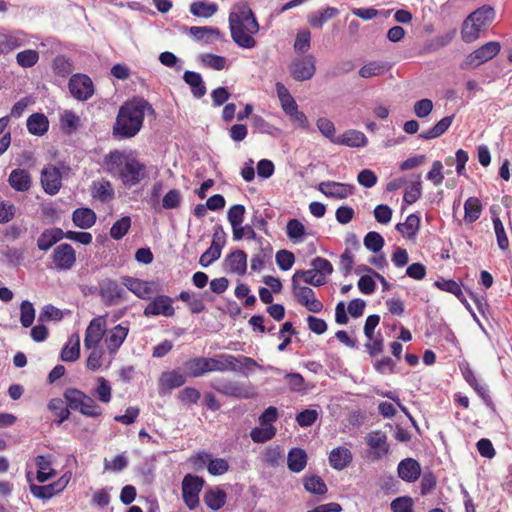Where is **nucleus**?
I'll return each instance as SVG.
<instances>
[{
    "label": "nucleus",
    "mask_w": 512,
    "mask_h": 512,
    "mask_svg": "<svg viewBox=\"0 0 512 512\" xmlns=\"http://www.w3.org/2000/svg\"><path fill=\"white\" fill-rule=\"evenodd\" d=\"M145 113L155 115L152 105L144 98L136 97L125 102L118 111L113 135L122 140L134 137L142 128Z\"/></svg>",
    "instance_id": "nucleus-1"
},
{
    "label": "nucleus",
    "mask_w": 512,
    "mask_h": 512,
    "mask_svg": "<svg viewBox=\"0 0 512 512\" xmlns=\"http://www.w3.org/2000/svg\"><path fill=\"white\" fill-rule=\"evenodd\" d=\"M105 170L113 177L118 178L126 187L138 185L146 176L144 163L140 162L132 153L114 150L105 155Z\"/></svg>",
    "instance_id": "nucleus-2"
},
{
    "label": "nucleus",
    "mask_w": 512,
    "mask_h": 512,
    "mask_svg": "<svg viewBox=\"0 0 512 512\" xmlns=\"http://www.w3.org/2000/svg\"><path fill=\"white\" fill-rule=\"evenodd\" d=\"M229 28L233 41L245 49L254 48L253 35L259 31V24L249 5L245 2L233 6L229 14Z\"/></svg>",
    "instance_id": "nucleus-3"
},
{
    "label": "nucleus",
    "mask_w": 512,
    "mask_h": 512,
    "mask_svg": "<svg viewBox=\"0 0 512 512\" xmlns=\"http://www.w3.org/2000/svg\"><path fill=\"white\" fill-rule=\"evenodd\" d=\"M211 387L222 395L236 399H250L255 396L250 385L235 380L217 378L211 382Z\"/></svg>",
    "instance_id": "nucleus-4"
},
{
    "label": "nucleus",
    "mask_w": 512,
    "mask_h": 512,
    "mask_svg": "<svg viewBox=\"0 0 512 512\" xmlns=\"http://www.w3.org/2000/svg\"><path fill=\"white\" fill-rule=\"evenodd\" d=\"M501 46L497 41H490L466 56L460 67L469 70L491 60L500 52Z\"/></svg>",
    "instance_id": "nucleus-5"
},
{
    "label": "nucleus",
    "mask_w": 512,
    "mask_h": 512,
    "mask_svg": "<svg viewBox=\"0 0 512 512\" xmlns=\"http://www.w3.org/2000/svg\"><path fill=\"white\" fill-rule=\"evenodd\" d=\"M98 295L105 306H115L127 300V292L116 280L105 278L98 283Z\"/></svg>",
    "instance_id": "nucleus-6"
},
{
    "label": "nucleus",
    "mask_w": 512,
    "mask_h": 512,
    "mask_svg": "<svg viewBox=\"0 0 512 512\" xmlns=\"http://www.w3.org/2000/svg\"><path fill=\"white\" fill-rule=\"evenodd\" d=\"M202 477L186 474L182 480V499L190 510L196 509L200 504L199 494L204 487Z\"/></svg>",
    "instance_id": "nucleus-7"
},
{
    "label": "nucleus",
    "mask_w": 512,
    "mask_h": 512,
    "mask_svg": "<svg viewBox=\"0 0 512 512\" xmlns=\"http://www.w3.org/2000/svg\"><path fill=\"white\" fill-rule=\"evenodd\" d=\"M293 294L298 303L305 306L307 310L313 313H319L323 309V304L316 298L315 292L307 287L300 286L298 281V274L292 277Z\"/></svg>",
    "instance_id": "nucleus-8"
},
{
    "label": "nucleus",
    "mask_w": 512,
    "mask_h": 512,
    "mask_svg": "<svg viewBox=\"0 0 512 512\" xmlns=\"http://www.w3.org/2000/svg\"><path fill=\"white\" fill-rule=\"evenodd\" d=\"M51 259L56 271H68L76 263V251L70 244L62 243L54 248Z\"/></svg>",
    "instance_id": "nucleus-9"
},
{
    "label": "nucleus",
    "mask_w": 512,
    "mask_h": 512,
    "mask_svg": "<svg viewBox=\"0 0 512 512\" xmlns=\"http://www.w3.org/2000/svg\"><path fill=\"white\" fill-rule=\"evenodd\" d=\"M365 443L369 448L372 460H381L390 453V445L386 433L380 430H373L365 436Z\"/></svg>",
    "instance_id": "nucleus-10"
},
{
    "label": "nucleus",
    "mask_w": 512,
    "mask_h": 512,
    "mask_svg": "<svg viewBox=\"0 0 512 512\" xmlns=\"http://www.w3.org/2000/svg\"><path fill=\"white\" fill-rule=\"evenodd\" d=\"M68 88L71 95L79 101H86L94 94V84L86 74L72 75L68 82Z\"/></svg>",
    "instance_id": "nucleus-11"
},
{
    "label": "nucleus",
    "mask_w": 512,
    "mask_h": 512,
    "mask_svg": "<svg viewBox=\"0 0 512 512\" xmlns=\"http://www.w3.org/2000/svg\"><path fill=\"white\" fill-rule=\"evenodd\" d=\"M289 71L293 79L296 81L309 80L316 72L315 58L312 55L297 58L291 62Z\"/></svg>",
    "instance_id": "nucleus-12"
},
{
    "label": "nucleus",
    "mask_w": 512,
    "mask_h": 512,
    "mask_svg": "<svg viewBox=\"0 0 512 512\" xmlns=\"http://www.w3.org/2000/svg\"><path fill=\"white\" fill-rule=\"evenodd\" d=\"M173 301L174 300L167 295H158L147 304L143 313L146 317L159 315L172 317L175 314Z\"/></svg>",
    "instance_id": "nucleus-13"
},
{
    "label": "nucleus",
    "mask_w": 512,
    "mask_h": 512,
    "mask_svg": "<svg viewBox=\"0 0 512 512\" xmlns=\"http://www.w3.org/2000/svg\"><path fill=\"white\" fill-rule=\"evenodd\" d=\"M106 331V320L103 316L93 318L85 331L84 347L86 349L96 348L101 342Z\"/></svg>",
    "instance_id": "nucleus-14"
},
{
    "label": "nucleus",
    "mask_w": 512,
    "mask_h": 512,
    "mask_svg": "<svg viewBox=\"0 0 512 512\" xmlns=\"http://www.w3.org/2000/svg\"><path fill=\"white\" fill-rule=\"evenodd\" d=\"M317 189L326 197L336 199H345L354 193L353 185L335 181H323Z\"/></svg>",
    "instance_id": "nucleus-15"
},
{
    "label": "nucleus",
    "mask_w": 512,
    "mask_h": 512,
    "mask_svg": "<svg viewBox=\"0 0 512 512\" xmlns=\"http://www.w3.org/2000/svg\"><path fill=\"white\" fill-rule=\"evenodd\" d=\"M41 184L47 194H57L62 185L60 170L53 165L45 167L41 173Z\"/></svg>",
    "instance_id": "nucleus-16"
},
{
    "label": "nucleus",
    "mask_w": 512,
    "mask_h": 512,
    "mask_svg": "<svg viewBox=\"0 0 512 512\" xmlns=\"http://www.w3.org/2000/svg\"><path fill=\"white\" fill-rule=\"evenodd\" d=\"M121 280L122 284L136 297L143 300L150 299L151 294L153 293V282L141 280L131 276H123L121 277Z\"/></svg>",
    "instance_id": "nucleus-17"
},
{
    "label": "nucleus",
    "mask_w": 512,
    "mask_h": 512,
    "mask_svg": "<svg viewBox=\"0 0 512 512\" xmlns=\"http://www.w3.org/2000/svg\"><path fill=\"white\" fill-rule=\"evenodd\" d=\"M399 478L408 483H413L421 475V466L418 461L413 458H406L399 462L397 467Z\"/></svg>",
    "instance_id": "nucleus-18"
},
{
    "label": "nucleus",
    "mask_w": 512,
    "mask_h": 512,
    "mask_svg": "<svg viewBox=\"0 0 512 512\" xmlns=\"http://www.w3.org/2000/svg\"><path fill=\"white\" fill-rule=\"evenodd\" d=\"M224 265L226 271L242 276L247 270V254L243 250H235L226 256Z\"/></svg>",
    "instance_id": "nucleus-19"
},
{
    "label": "nucleus",
    "mask_w": 512,
    "mask_h": 512,
    "mask_svg": "<svg viewBox=\"0 0 512 512\" xmlns=\"http://www.w3.org/2000/svg\"><path fill=\"white\" fill-rule=\"evenodd\" d=\"M129 333V327L118 324L113 327L105 338V344L110 354H115Z\"/></svg>",
    "instance_id": "nucleus-20"
},
{
    "label": "nucleus",
    "mask_w": 512,
    "mask_h": 512,
    "mask_svg": "<svg viewBox=\"0 0 512 512\" xmlns=\"http://www.w3.org/2000/svg\"><path fill=\"white\" fill-rule=\"evenodd\" d=\"M367 137L361 131L350 129L333 139V143L352 148H361L367 145Z\"/></svg>",
    "instance_id": "nucleus-21"
},
{
    "label": "nucleus",
    "mask_w": 512,
    "mask_h": 512,
    "mask_svg": "<svg viewBox=\"0 0 512 512\" xmlns=\"http://www.w3.org/2000/svg\"><path fill=\"white\" fill-rule=\"evenodd\" d=\"M189 34L199 42L210 44L222 39L220 30L211 26H192L189 28Z\"/></svg>",
    "instance_id": "nucleus-22"
},
{
    "label": "nucleus",
    "mask_w": 512,
    "mask_h": 512,
    "mask_svg": "<svg viewBox=\"0 0 512 512\" xmlns=\"http://www.w3.org/2000/svg\"><path fill=\"white\" fill-rule=\"evenodd\" d=\"M62 239H64V231L61 228L45 229L37 239V247L41 251H48Z\"/></svg>",
    "instance_id": "nucleus-23"
},
{
    "label": "nucleus",
    "mask_w": 512,
    "mask_h": 512,
    "mask_svg": "<svg viewBox=\"0 0 512 512\" xmlns=\"http://www.w3.org/2000/svg\"><path fill=\"white\" fill-rule=\"evenodd\" d=\"M183 80L190 87L191 93L196 99H200L206 94L207 88L200 73L187 70L183 74Z\"/></svg>",
    "instance_id": "nucleus-24"
},
{
    "label": "nucleus",
    "mask_w": 512,
    "mask_h": 512,
    "mask_svg": "<svg viewBox=\"0 0 512 512\" xmlns=\"http://www.w3.org/2000/svg\"><path fill=\"white\" fill-rule=\"evenodd\" d=\"M352 462L351 451L343 446L336 447L329 454L330 465L340 471L346 468Z\"/></svg>",
    "instance_id": "nucleus-25"
},
{
    "label": "nucleus",
    "mask_w": 512,
    "mask_h": 512,
    "mask_svg": "<svg viewBox=\"0 0 512 512\" xmlns=\"http://www.w3.org/2000/svg\"><path fill=\"white\" fill-rule=\"evenodd\" d=\"M226 499V492L219 486L207 489L203 497L204 503L213 511L221 509L225 505Z\"/></svg>",
    "instance_id": "nucleus-26"
},
{
    "label": "nucleus",
    "mask_w": 512,
    "mask_h": 512,
    "mask_svg": "<svg viewBox=\"0 0 512 512\" xmlns=\"http://www.w3.org/2000/svg\"><path fill=\"white\" fill-rule=\"evenodd\" d=\"M8 183L14 190L25 192L30 189L32 181L28 171L17 168L10 173Z\"/></svg>",
    "instance_id": "nucleus-27"
},
{
    "label": "nucleus",
    "mask_w": 512,
    "mask_h": 512,
    "mask_svg": "<svg viewBox=\"0 0 512 512\" xmlns=\"http://www.w3.org/2000/svg\"><path fill=\"white\" fill-rule=\"evenodd\" d=\"M307 460L308 456L304 449L293 447L287 455V466L290 471L299 473L305 469Z\"/></svg>",
    "instance_id": "nucleus-28"
},
{
    "label": "nucleus",
    "mask_w": 512,
    "mask_h": 512,
    "mask_svg": "<svg viewBox=\"0 0 512 512\" xmlns=\"http://www.w3.org/2000/svg\"><path fill=\"white\" fill-rule=\"evenodd\" d=\"M96 220V214L90 208H77L72 213L73 224L81 229L91 228L96 223Z\"/></svg>",
    "instance_id": "nucleus-29"
},
{
    "label": "nucleus",
    "mask_w": 512,
    "mask_h": 512,
    "mask_svg": "<svg viewBox=\"0 0 512 512\" xmlns=\"http://www.w3.org/2000/svg\"><path fill=\"white\" fill-rule=\"evenodd\" d=\"M339 13L340 11L336 7L328 6L308 15L307 21L312 28L321 29L328 20L338 16Z\"/></svg>",
    "instance_id": "nucleus-30"
},
{
    "label": "nucleus",
    "mask_w": 512,
    "mask_h": 512,
    "mask_svg": "<svg viewBox=\"0 0 512 512\" xmlns=\"http://www.w3.org/2000/svg\"><path fill=\"white\" fill-rule=\"evenodd\" d=\"M30 134L43 136L49 129V120L43 113H33L26 121Z\"/></svg>",
    "instance_id": "nucleus-31"
},
{
    "label": "nucleus",
    "mask_w": 512,
    "mask_h": 512,
    "mask_svg": "<svg viewBox=\"0 0 512 512\" xmlns=\"http://www.w3.org/2000/svg\"><path fill=\"white\" fill-rule=\"evenodd\" d=\"M35 465L37 466L36 478L38 482L44 483L55 475L50 455H38L35 458Z\"/></svg>",
    "instance_id": "nucleus-32"
},
{
    "label": "nucleus",
    "mask_w": 512,
    "mask_h": 512,
    "mask_svg": "<svg viewBox=\"0 0 512 512\" xmlns=\"http://www.w3.org/2000/svg\"><path fill=\"white\" fill-rule=\"evenodd\" d=\"M494 17L495 11L490 6H482L468 16L469 21L476 23V26L481 29L489 25L494 20Z\"/></svg>",
    "instance_id": "nucleus-33"
},
{
    "label": "nucleus",
    "mask_w": 512,
    "mask_h": 512,
    "mask_svg": "<svg viewBox=\"0 0 512 512\" xmlns=\"http://www.w3.org/2000/svg\"><path fill=\"white\" fill-rule=\"evenodd\" d=\"M454 115L446 116L438 121L431 129L422 131L419 137L425 140L434 139L443 135L451 126Z\"/></svg>",
    "instance_id": "nucleus-34"
},
{
    "label": "nucleus",
    "mask_w": 512,
    "mask_h": 512,
    "mask_svg": "<svg viewBox=\"0 0 512 512\" xmlns=\"http://www.w3.org/2000/svg\"><path fill=\"white\" fill-rule=\"evenodd\" d=\"M234 362V355L219 354L215 357L208 358L209 372H226L231 371Z\"/></svg>",
    "instance_id": "nucleus-35"
},
{
    "label": "nucleus",
    "mask_w": 512,
    "mask_h": 512,
    "mask_svg": "<svg viewBox=\"0 0 512 512\" xmlns=\"http://www.w3.org/2000/svg\"><path fill=\"white\" fill-rule=\"evenodd\" d=\"M188 375L193 378L201 377L209 373V364L207 357H195L185 363Z\"/></svg>",
    "instance_id": "nucleus-36"
},
{
    "label": "nucleus",
    "mask_w": 512,
    "mask_h": 512,
    "mask_svg": "<svg viewBox=\"0 0 512 512\" xmlns=\"http://www.w3.org/2000/svg\"><path fill=\"white\" fill-rule=\"evenodd\" d=\"M482 212V205L478 198L469 197L464 203V221L468 224L477 221Z\"/></svg>",
    "instance_id": "nucleus-37"
},
{
    "label": "nucleus",
    "mask_w": 512,
    "mask_h": 512,
    "mask_svg": "<svg viewBox=\"0 0 512 512\" xmlns=\"http://www.w3.org/2000/svg\"><path fill=\"white\" fill-rule=\"evenodd\" d=\"M419 227L420 217L417 214L412 213L406 218L404 223H398L396 225V230L411 239L417 235Z\"/></svg>",
    "instance_id": "nucleus-38"
},
{
    "label": "nucleus",
    "mask_w": 512,
    "mask_h": 512,
    "mask_svg": "<svg viewBox=\"0 0 512 512\" xmlns=\"http://www.w3.org/2000/svg\"><path fill=\"white\" fill-rule=\"evenodd\" d=\"M114 189L109 181L102 180L94 182L92 187V196L95 199L105 203L114 198Z\"/></svg>",
    "instance_id": "nucleus-39"
},
{
    "label": "nucleus",
    "mask_w": 512,
    "mask_h": 512,
    "mask_svg": "<svg viewBox=\"0 0 512 512\" xmlns=\"http://www.w3.org/2000/svg\"><path fill=\"white\" fill-rule=\"evenodd\" d=\"M231 372L240 373L244 376H248L254 367H260L258 363L251 357L244 355L234 356V362L232 364Z\"/></svg>",
    "instance_id": "nucleus-40"
},
{
    "label": "nucleus",
    "mask_w": 512,
    "mask_h": 512,
    "mask_svg": "<svg viewBox=\"0 0 512 512\" xmlns=\"http://www.w3.org/2000/svg\"><path fill=\"white\" fill-rule=\"evenodd\" d=\"M218 11L216 3L207 1H195L190 5V12L201 18H210Z\"/></svg>",
    "instance_id": "nucleus-41"
},
{
    "label": "nucleus",
    "mask_w": 512,
    "mask_h": 512,
    "mask_svg": "<svg viewBox=\"0 0 512 512\" xmlns=\"http://www.w3.org/2000/svg\"><path fill=\"white\" fill-rule=\"evenodd\" d=\"M61 129L66 134H72L81 126V120L72 110H65L60 116Z\"/></svg>",
    "instance_id": "nucleus-42"
},
{
    "label": "nucleus",
    "mask_w": 512,
    "mask_h": 512,
    "mask_svg": "<svg viewBox=\"0 0 512 512\" xmlns=\"http://www.w3.org/2000/svg\"><path fill=\"white\" fill-rule=\"evenodd\" d=\"M26 43V34L23 31L18 30L9 34L2 35V44L4 50L11 51L24 46Z\"/></svg>",
    "instance_id": "nucleus-43"
},
{
    "label": "nucleus",
    "mask_w": 512,
    "mask_h": 512,
    "mask_svg": "<svg viewBox=\"0 0 512 512\" xmlns=\"http://www.w3.org/2000/svg\"><path fill=\"white\" fill-rule=\"evenodd\" d=\"M80 356V338L75 335V341L73 337L70 338L69 342L62 348L60 358L64 362H74Z\"/></svg>",
    "instance_id": "nucleus-44"
},
{
    "label": "nucleus",
    "mask_w": 512,
    "mask_h": 512,
    "mask_svg": "<svg viewBox=\"0 0 512 512\" xmlns=\"http://www.w3.org/2000/svg\"><path fill=\"white\" fill-rule=\"evenodd\" d=\"M86 393L76 388H68L65 390L63 397L69 409L79 411L82 410V404Z\"/></svg>",
    "instance_id": "nucleus-45"
},
{
    "label": "nucleus",
    "mask_w": 512,
    "mask_h": 512,
    "mask_svg": "<svg viewBox=\"0 0 512 512\" xmlns=\"http://www.w3.org/2000/svg\"><path fill=\"white\" fill-rule=\"evenodd\" d=\"M48 409L53 412V414L58 417L56 423L60 425L65 420H67L70 416V410L67 404L65 405L64 400L60 398H53L48 403Z\"/></svg>",
    "instance_id": "nucleus-46"
},
{
    "label": "nucleus",
    "mask_w": 512,
    "mask_h": 512,
    "mask_svg": "<svg viewBox=\"0 0 512 512\" xmlns=\"http://www.w3.org/2000/svg\"><path fill=\"white\" fill-rule=\"evenodd\" d=\"M435 286L442 291L449 292L455 295L462 303H466V298L463 293L462 287L456 281L452 279H441L435 282Z\"/></svg>",
    "instance_id": "nucleus-47"
},
{
    "label": "nucleus",
    "mask_w": 512,
    "mask_h": 512,
    "mask_svg": "<svg viewBox=\"0 0 512 512\" xmlns=\"http://www.w3.org/2000/svg\"><path fill=\"white\" fill-rule=\"evenodd\" d=\"M97 386L92 390V395L102 403H109L112 398V388L104 377L97 378Z\"/></svg>",
    "instance_id": "nucleus-48"
},
{
    "label": "nucleus",
    "mask_w": 512,
    "mask_h": 512,
    "mask_svg": "<svg viewBox=\"0 0 512 512\" xmlns=\"http://www.w3.org/2000/svg\"><path fill=\"white\" fill-rule=\"evenodd\" d=\"M388 70V66L385 62L382 61H372L364 66H362L359 70V75L362 78H371L374 76L383 75Z\"/></svg>",
    "instance_id": "nucleus-49"
},
{
    "label": "nucleus",
    "mask_w": 512,
    "mask_h": 512,
    "mask_svg": "<svg viewBox=\"0 0 512 512\" xmlns=\"http://www.w3.org/2000/svg\"><path fill=\"white\" fill-rule=\"evenodd\" d=\"M275 426H261L255 427L250 431V437L255 443H265L276 435Z\"/></svg>",
    "instance_id": "nucleus-50"
},
{
    "label": "nucleus",
    "mask_w": 512,
    "mask_h": 512,
    "mask_svg": "<svg viewBox=\"0 0 512 512\" xmlns=\"http://www.w3.org/2000/svg\"><path fill=\"white\" fill-rule=\"evenodd\" d=\"M456 35V30H449L431 39L427 44V49L431 52H436L451 43Z\"/></svg>",
    "instance_id": "nucleus-51"
},
{
    "label": "nucleus",
    "mask_w": 512,
    "mask_h": 512,
    "mask_svg": "<svg viewBox=\"0 0 512 512\" xmlns=\"http://www.w3.org/2000/svg\"><path fill=\"white\" fill-rule=\"evenodd\" d=\"M186 382V377L179 371L173 370L171 372L163 373L161 377L162 385L167 389H175L181 387Z\"/></svg>",
    "instance_id": "nucleus-52"
},
{
    "label": "nucleus",
    "mask_w": 512,
    "mask_h": 512,
    "mask_svg": "<svg viewBox=\"0 0 512 512\" xmlns=\"http://www.w3.org/2000/svg\"><path fill=\"white\" fill-rule=\"evenodd\" d=\"M304 487L305 489L317 495H324L327 493V486L323 479L318 475H312L310 477L304 478Z\"/></svg>",
    "instance_id": "nucleus-53"
},
{
    "label": "nucleus",
    "mask_w": 512,
    "mask_h": 512,
    "mask_svg": "<svg viewBox=\"0 0 512 512\" xmlns=\"http://www.w3.org/2000/svg\"><path fill=\"white\" fill-rule=\"evenodd\" d=\"M39 61V53L34 49H27L17 53L16 62L23 68H31Z\"/></svg>",
    "instance_id": "nucleus-54"
},
{
    "label": "nucleus",
    "mask_w": 512,
    "mask_h": 512,
    "mask_svg": "<svg viewBox=\"0 0 512 512\" xmlns=\"http://www.w3.org/2000/svg\"><path fill=\"white\" fill-rule=\"evenodd\" d=\"M131 226V218L129 216H123L117 220L110 229V236L115 240L122 239Z\"/></svg>",
    "instance_id": "nucleus-55"
},
{
    "label": "nucleus",
    "mask_w": 512,
    "mask_h": 512,
    "mask_svg": "<svg viewBox=\"0 0 512 512\" xmlns=\"http://www.w3.org/2000/svg\"><path fill=\"white\" fill-rule=\"evenodd\" d=\"M384 244V238L378 232H368L364 237V246L366 247V249L372 251L373 253L381 251Z\"/></svg>",
    "instance_id": "nucleus-56"
},
{
    "label": "nucleus",
    "mask_w": 512,
    "mask_h": 512,
    "mask_svg": "<svg viewBox=\"0 0 512 512\" xmlns=\"http://www.w3.org/2000/svg\"><path fill=\"white\" fill-rule=\"evenodd\" d=\"M35 319V309L33 307V304L28 301L24 300L20 305V323L23 327L28 328L30 327Z\"/></svg>",
    "instance_id": "nucleus-57"
},
{
    "label": "nucleus",
    "mask_w": 512,
    "mask_h": 512,
    "mask_svg": "<svg viewBox=\"0 0 512 512\" xmlns=\"http://www.w3.org/2000/svg\"><path fill=\"white\" fill-rule=\"evenodd\" d=\"M287 236L294 242H298L305 235V227L298 219H290L286 225Z\"/></svg>",
    "instance_id": "nucleus-58"
},
{
    "label": "nucleus",
    "mask_w": 512,
    "mask_h": 512,
    "mask_svg": "<svg viewBox=\"0 0 512 512\" xmlns=\"http://www.w3.org/2000/svg\"><path fill=\"white\" fill-rule=\"evenodd\" d=\"M482 29L476 26V23L469 21L467 17L463 23L461 35L462 40L466 43H471L479 37V33Z\"/></svg>",
    "instance_id": "nucleus-59"
},
{
    "label": "nucleus",
    "mask_w": 512,
    "mask_h": 512,
    "mask_svg": "<svg viewBox=\"0 0 512 512\" xmlns=\"http://www.w3.org/2000/svg\"><path fill=\"white\" fill-rule=\"evenodd\" d=\"M311 266L318 273L319 277L326 281L327 277L333 273V266L330 261L322 257H316L312 260Z\"/></svg>",
    "instance_id": "nucleus-60"
},
{
    "label": "nucleus",
    "mask_w": 512,
    "mask_h": 512,
    "mask_svg": "<svg viewBox=\"0 0 512 512\" xmlns=\"http://www.w3.org/2000/svg\"><path fill=\"white\" fill-rule=\"evenodd\" d=\"M318 417L319 413L317 410L305 409L296 415L295 420L300 427L304 428L312 426L317 421Z\"/></svg>",
    "instance_id": "nucleus-61"
},
{
    "label": "nucleus",
    "mask_w": 512,
    "mask_h": 512,
    "mask_svg": "<svg viewBox=\"0 0 512 512\" xmlns=\"http://www.w3.org/2000/svg\"><path fill=\"white\" fill-rule=\"evenodd\" d=\"M421 194H422V185H421L420 176H418L417 180L414 181L408 189H406L404 196H403V202L408 205H411V204L415 203L421 197Z\"/></svg>",
    "instance_id": "nucleus-62"
},
{
    "label": "nucleus",
    "mask_w": 512,
    "mask_h": 512,
    "mask_svg": "<svg viewBox=\"0 0 512 512\" xmlns=\"http://www.w3.org/2000/svg\"><path fill=\"white\" fill-rule=\"evenodd\" d=\"M80 413L87 417H99L102 415V409L91 396L86 394Z\"/></svg>",
    "instance_id": "nucleus-63"
},
{
    "label": "nucleus",
    "mask_w": 512,
    "mask_h": 512,
    "mask_svg": "<svg viewBox=\"0 0 512 512\" xmlns=\"http://www.w3.org/2000/svg\"><path fill=\"white\" fill-rule=\"evenodd\" d=\"M413 504L409 496L397 497L391 502V510L392 512H414Z\"/></svg>",
    "instance_id": "nucleus-64"
}]
</instances>
